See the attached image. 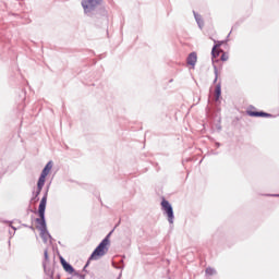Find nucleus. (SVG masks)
Here are the masks:
<instances>
[{
    "label": "nucleus",
    "instance_id": "1",
    "mask_svg": "<svg viewBox=\"0 0 279 279\" xmlns=\"http://www.w3.org/2000/svg\"><path fill=\"white\" fill-rule=\"evenodd\" d=\"M109 245H110V239H108L107 236L100 242V244L92 253L89 260H99L101 256H106V254L108 253Z\"/></svg>",
    "mask_w": 279,
    "mask_h": 279
},
{
    "label": "nucleus",
    "instance_id": "2",
    "mask_svg": "<svg viewBox=\"0 0 279 279\" xmlns=\"http://www.w3.org/2000/svg\"><path fill=\"white\" fill-rule=\"evenodd\" d=\"M46 208H47V195H45L39 203V207H38L39 218L36 219V223L38 228H40L41 230H45V228H47V223L45 222Z\"/></svg>",
    "mask_w": 279,
    "mask_h": 279
},
{
    "label": "nucleus",
    "instance_id": "3",
    "mask_svg": "<svg viewBox=\"0 0 279 279\" xmlns=\"http://www.w3.org/2000/svg\"><path fill=\"white\" fill-rule=\"evenodd\" d=\"M102 0H83L82 7L84 9L85 14H88V12H93L95 10L96 5H100Z\"/></svg>",
    "mask_w": 279,
    "mask_h": 279
},
{
    "label": "nucleus",
    "instance_id": "4",
    "mask_svg": "<svg viewBox=\"0 0 279 279\" xmlns=\"http://www.w3.org/2000/svg\"><path fill=\"white\" fill-rule=\"evenodd\" d=\"M161 208L165 210L169 223H173V207H171V204H169V201L162 199L161 202Z\"/></svg>",
    "mask_w": 279,
    "mask_h": 279
},
{
    "label": "nucleus",
    "instance_id": "5",
    "mask_svg": "<svg viewBox=\"0 0 279 279\" xmlns=\"http://www.w3.org/2000/svg\"><path fill=\"white\" fill-rule=\"evenodd\" d=\"M246 114L248 117H271V114L263 112V111H256L255 107H248L246 109Z\"/></svg>",
    "mask_w": 279,
    "mask_h": 279
},
{
    "label": "nucleus",
    "instance_id": "6",
    "mask_svg": "<svg viewBox=\"0 0 279 279\" xmlns=\"http://www.w3.org/2000/svg\"><path fill=\"white\" fill-rule=\"evenodd\" d=\"M219 47H221V44H216L211 50L213 62H219V54L223 53V50L219 49Z\"/></svg>",
    "mask_w": 279,
    "mask_h": 279
},
{
    "label": "nucleus",
    "instance_id": "7",
    "mask_svg": "<svg viewBox=\"0 0 279 279\" xmlns=\"http://www.w3.org/2000/svg\"><path fill=\"white\" fill-rule=\"evenodd\" d=\"M60 263H61L64 271H66V274H73L75 271L73 266H71V264L66 263V260L63 259V257H60Z\"/></svg>",
    "mask_w": 279,
    "mask_h": 279
},
{
    "label": "nucleus",
    "instance_id": "8",
    "mask_svg": "<svg viewBox=\"0 0 279 279\" xmlns=\"http://www.w3.org/2000/svg\"><path fill=\"white\" fill-rule=\"evenodd\" d=\"M186 62L190 66H195V64H197V52H191Z\"/></svg>",
    "mask_w": 279,
    "mask_h": 279
},
{
    "label": "nucleus",
    "instance_id": "9",
    "mask_svg": "<svg viewBox=\"0 0 279 279\" xmlns=\"http://www.w3.org/2000/svg\"><path fill=\"white\" fill-rule=\"evenodd\" d=\"M51 169H53V162L49 161L46 167L44 168L41 174L48 177L49 173L51 172Z\"/></svg>",
    "mask_w": 279,
    "mask_h": 279
},
{
    "label": "nucleus",
    "instance_id": "10",
    "mask_svg": "<svg viewBox=\"0 0 279 279\" xmlns=\"http://www.w3.org/2000/svg\"><path fill=\"white\" fill-rule=\"evenodd\" d=\"M215 97H216V101H219V97H221V85L218 84L216 86V89H215Z\"/></svg>",
    "mask_w": 279,
    "mask_h": 279
},
{
    "label": "nucleus",
    "instance_id": "11",
    "mask_svg": "<svg viewBox=\"0 0 279 279\" xmlns=\"http://www.w3.org/2000/svg\"><path fill=\"white\" fill-rule=\"evenodd\" d=\"M229 56H228V52H221V56H220V60H221V62H228V60H229Z\"/></svg>",
    "mask_w": 279,
    "mask_h": 279
},
{
    "label": "nucleus",
    "instance_id": "12",
    "mask_svg": "<svg viewBox=\"0 0 279 279\" xmlns=\"http://www.w3.org/2000/svg\"><path fill=\"white\" fill-rule=\"evenodd\" d=\"M43 186H45V183L39 179L37 182V189H38L37 195H40V191H43Z\"/></svg>",
    "mask_w": 279,
    "mask_h": 279
},
{
    "label": "nucleus",
    "instance_id": "13",
    "mask_svg": "<svg viewBox=\"0 0 279 279\" xmlns=\"http://www.w3.org/2000/svg\"><path fill=\"white\" fill-rule=\"evenodd\" d=\"M206 274H208V276H213V274H215V269H213V268H207V269H206Z\"/></svg>",
    "mask_w": 279,
    "mask_h": 279
},
{
    "label": "nucleus",
    "instance_id": "14",
    "mask_svg": "<svg viewBox=\"0 0 279 279\" xmlns=\"http://www.w3.org/2000/svg\"><path fill=\"white\" fill-rule=\"evenodd\" d=\"M45 260H49V252L45 250L44 252Z\"/></svg>",
    "mask_w": 279,
    "mask_h": 279
},
{
    "label": "nucleus",
    "instance_id": "15",
    "mask_svg": "<svg viewBox=\"0 0 279 279\" xmlns=\"http://www.w3.org/2000/svg\"><path fill=\"white\" fill-rule=\"evenodd\" d=\"M39 180L45 183V181L47 180L46 174H40Z\"/></svg>",
    "mask_w": 279,
    "mask_h": 279
}]
</instances>
